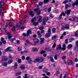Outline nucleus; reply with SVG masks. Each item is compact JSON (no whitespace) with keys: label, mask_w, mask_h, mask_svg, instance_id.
Here are the masks:
<instances>
[{"label":"nucleus","mask_w":78,"mask_h":78,"mask_svg":"<svg viewBox=\"0 0 78 78\" xmlns=\"http://www.w3.org/2000/svg\"><path fill=\"white\" fill-rule=\"evenodd\" d=\"M43 61H44V58L43 57H38L34 60L33 62L36 63L37 62H42Z\"/></svg>","instance_id":"1"},{"label":"nucleus","mask_w":78,"mask_h":78,"mask_svg":"<svg viewBox=\"0 0 78 78\" xmlns=\"http://www.w3.org/2000/svg\"><path fill=\"white\" fill-rule=\"evenodd\" d=\"M7 34L8 35V38L9 40H10L11 42H12V41H14L15 40H16V38H13L12 39L11 37H12V35L11 34H9V33H7Z\"/></svg>","instance_id":"2"},{"label":"nucleus","mask_w":78,"mask_h":78,"mask_svg":"<svg viewBox=\"0 0 78 78\" xmlns=\"http://www.w3.org/2000/svg\"><path fill=\"white\" fill-rule=\"evenodd\" d=\"M36 17H34L33 19L31 20V22L33 23V25L34 26H36V25H38V23H34L36 21Z\"/></svg>","instance_id":"3"},{"label":"nucleus","mask_w":78,"mask_h":78,"mask_svg":"<svg viewBox=\"0 0 78 78\" xmlns=\"http://www.w3.org/2000/svg\"><path fill=\"white\" fill-rule=\"evenodd\" d=\"M59 50H65V48H62L61 47V45L59 44L57 46L56 48V50L57 51H58L59 50Z\"/></svg>","instance_id":"4"},{"label":"nucleus","mask_w":78,"mask_h":78,"mask_svg":"<svg viewBox=\"0 0 78 78\" xmlns=\"http://www.w3.org/2000/svg\"><path fill=\"white\" fill-rule=\"evenodd\" d=\"M26 59L28 61V62L29 63V64H31L32 63H33V61H32L31 59V58H30L29 57H27L26 58Z\"/></svg>","instance_id":"5"},{"label":"nucleus","mask_w":78,"mask_h":78,"mask_svg":"<svg viewBox=\"0 0 78 78\" xmlns=\"http://www.w3.org/2000/svg\"><path fill=\"white\" fill-rule=\"evenodd\" d=\"M34 11L35 12L37 13L38 15H40V14H41V10H39L38 9H35Z\"/></svg>","instance_id":"6"},{"label":"nucleus","mask_w":78,"mask_h":78,"mask_svg":"<svg viewBox=\"0 0 78 78\" xmlns=\"http://www.w3.org/2000/svg\"><path fill=\"white\" fill-rule=\"evenodd\" d=\"M8 59V57L6 56H3L2 57V60L4 61H6Z\"/></svg>","instance_id":"7"},{"label":"nucleus","mask_w":78,"mask_h":78,"mask_svg":"<svg viewBox=\"0 0 78 78\" xmlns=\"http://www.w3.org/2000/svg\"><path fill=\"white\" fill-rule=\"evenodd\" d=\"M37 18L38 19V22L39 23H40V22H41V21H42V16L40 15H39L37 16Z\"/></svg>","instance_id":"8"},{"label":"nucleus","mask_w":78,"mask_h":78,"mask_svg":"<svg viewBox=\"0 0 78 78\" xmlns=\"http://www.w3.org/2000/svg\"><path fill=\"white\" fill-rule=\"evenodd\" d=\"M72 60L71 59H69L67 61V63L68 65H72Z\"/></svg>","instance_id":"9"},{"label":"nucleus","mask_w":78,"mask_h":78,"mask_svg":"<svg viewBox=\"0 0 78 78\" xmlns=\"http://www.w3.org/2000/svg\"><path fill=\"white\" fill-rule=\"evenodd\" d=\"M72 5L73 7H74L75 5L77 6V5H78V0H77L75 3H73Z\"/></svg>","instance_id":"10"},{"label":"nucleus","mask_w":78,"mask_h":78,"mask_svg":"<svg viewBox=\"0 0 78 78\" xmlns=\"http://www.w3.org/2000/svg\"><path fill=\"white\" fill-rule=\"evenodd\" d=\"M29 13L30 17H33L34 16V14L33 13V11H30V12H29Z\"/></svg>","instance_id":"11"},{"label":"nucleus","mask_w":78,"mask_h":78,"mask_svg":"<svg viewBox=\"0 0 78 78\" xmlns=\"http://www.w3.org/2000/svg\"><path fill=\"white\" fill-rule=\"evenodd\" d=\"M40 44H42L44 42V41L45 40V39L44 38H40Z\"/></svg>","instance_id":"12"},{"label":"nucleus","mask_w":78,"mask_h":78,"mask_svg":"<svg viewBox=\"0 0 78 78\" xmlns=\"http://www.w3.org/2000/svg\"><path fill=\"white\" fill-rule=\"evenodd\" d=\"M72 21L73 22H78V18H73L72 19Z\"/></svg>","instance_id":"13"},{"label":"nucleus","mask_w":78,"mask_h":78,"mask_svg":"<svg viewBox=\"0 0 78 78\" xmlns=\"http://www.w3.org/2000/svg\"><path fill=\"white\" fill-rule=\"evenodd\" d=\"M21 23L20 22H17L16 24V27H20L21 25Z\"/></svg>","instance_id":"14"},{"label":"nucleus","mask_w":78,"mask_h":78,"mask_svg":"<svg viewBox=\"0 0 78 78\" xmlns=\"http://www.w3.org/2000/svg\"><path fill=\"white\" fill-rule=\"evenodd\" d=\"M5 51L7 52V51H11L12 50L11 49L10 47L7 48L5 50Z\"/></svg>","instance_id":"15"},{"label":"nucleus","mask_w":78,"mask_h":78,"mask_svg":"<svg viewBox=\"0 0 78 78\" xmlns=\"http://www.w3.org/2000/svg\"><path fill=\"white\" fill-rule=\"evenodd\" d=\"M48 20V18L47 17H45L43 19V21L44 22H47Z\"/></svg>","instance_id":"16"},{"label":"nucleus","mask_w":78,"mask_h":78,"mask_svg":"<svg viewBox=\"0 0 78 78\" xmlns=\"http://www.w3.org/2000/svg\"><path fill=\"white\" fill-rule=\"evenodd\" d=\"M65 13L66 14H67V15H69L70 14V10H67L66 11H65Z\"/></svg>","instance_id":"17"},{"label":"nucleus","mask_w":78,"mask_h":78,"mask_svg":"<svg viewBox=\"0 0 78 78\" xmlns=\"http://www.w3.org/2000/svg\"><path fill=\"white\" fill-rule=\"evenodd\" d=\"M34 42L35 43H38L39 42V40L38 39L36 38L34 40Z\"/></svg>","instance_id":"18"},{"label":"nucleus","mask_w":78,"mask_h":78,"mask_svg":"<svg viewBox=\"0 0 78 78\" xmlns=\"http://www.w3.org/2000/svg\"><path fill=\"white\" fill-rule=\"evenodd\" d=\"M27 34L28 35H29V34H31V30H29L27 31Z\"/></svg>","instance_id":"19"},{"label":"nucleus","mask_w":78,"mask_h":78,"mask_svg":"<svg viewBox=\"0 0 78 78\" xmlns=\"http://www.w3.org/2000/svg\"><path fill=\"white\" fill-rule=\"evenodd\" d=\"M20 68L22 70H24L25 69V65H22L20 66Z\"/></svg>","instance_id":"20"},{"label":"nucleus","mask_w":78,"mask_h":78,"mask_svg":"<svg viewBox=\"0 0 78 78\" xmlns=\"http://www.w3.org/2000/svg\"><path fill=\"white\" fill-rule=\"evenodd\" d=\"M54 59L55 60H57L58 59V54H55L54 55Z\"/></svg>","instance_id":"21"},{"label":"nucleus","mask_w":78,"mask_h":78,"mask_svg":"<svg viewBox=\"0 0 78 78\" xmlns=\"http://www.w3.org/2000/svg\"><path fill=\"white\" fill-rule=\"evenodd\" d=\"M2 66H4V67H6L8 66L7 62H5L2 64Z\"/></svg>","instance_id":"22"},{"label":"nucleus","mask_w":78,"mask_h":78,"mask_svg":"<svg viewBox=\"0 0 78 78\" xmlns=\"http://www.w3.org/2000/svg\"><path fill=\"white\" fill-rule=\"evenodd\" d=\"M72 44H69L68 45V48H69V49H70L72 47Z\"/></svg>","instance_id":"23"},{"label":"nucleus","mask_w":78,"mask_h":78,"mask_svg":"<svg viewBox=\"0 0 78 78\" xmlns=\"http://www.w3.org/2000/svg\"><path fill=\"white\" fill-rule=\"evenodd\" d=\"M65 27L67 30H69V25L68 24L66 25Z\"/></svg>","instance_id":"24"},{"label":"nucleus","mask_w":78,"mask_h":78,"mask_svg":"<svg viewBox=\"0 0 78 78\" xmlns=\"http://www.w3.org/2000/svg\"><path fill=\"white\" fill-rule=\"evenodd\" d=\"M50 33H46V35H45V36L46 37H49L50 36Z\"/></svg>","instance_id":"25"},{"label":"nucleus","mask_w":78,"mask_h":78,"mask_svg":"<svg viewBox=\"0 0 78 78\" xmlns=\"http://www.w3.org/2000/svg\"><path fill=\"white\" fill-rule=\"evenodd\" d=\"M46 51H51V49L50 47L47 48L46 49Z\"/></svg>","instance_id":"26"},{"label":"nucleus","mask_w":78,"mask_h":78,"mask_svg":"<svg viewBox=\"0 0 78 78\" xmlns=\"http://www.w3.org/2000/svg\"><path fill=\"white\" fill-rule=\"evenodd\" d=\"M50 59L51 62H55V60H54V59H53V57H50Z\"/></svg>","instance_id":"27"},{"label":"nucleus","mask_w":78,"mask_h":78,"mask_svg":"<svg viewBox=\"0 0 78 78\" xmlns=\"http://www.w3.org/2000/svg\"><path fill=\"white\" fill-rule=\"evenodd\" d=\"M48 69L44 68L43 70V71L44 73H47V72H48Z\"/></svg>","instance_id":"28"},{"label":"nucleus","mask_w":78,"mask_h":78,"mask_svg":"<svg viewBox=\"0 0 78 78\" xmlns=\"http://www.w3.org/2000/svg\"><path fill=\"white\" fill-rule=\"evenodd\" d=\"M2 29H4V30H5L6 29V26L5 25V24H4L2 25Z\"/></svg>","instance_id":"29"},{"label":"nucleus","mask_w":78,"mask_h":78,"mask_svg":"<svg viewBox=\"0 0 78 78\" xmlns=\"http://www.w3.org/2000/svg\"><path fill=\"white\" fill-rule=\"evenodd\" d=\"M13 25H14V23L13 22L9 23L8 24V25L9 26V27H11V26H13Z\"/></svg>","instance_id":"30"},{"label":"nucleus","mask_w":78,"mask_h":78,"mask_svg":"<svg viewBox=\"0 0 78 78\" xmlns=\"http://www.w3.org/2000/svg\"><path fill=\"white\" fill-rule=\"evenodd\" d=\"M21 72H19L17 73H16L15 74V75L16 76H18V75H21Z\"/></svg>","instance_id":"31"},{"label":"nucleus","mask_w":78,"mask_h":78,"mask_svg":"<svg viewBox=\"0 0 78 78\" xmlns=\"http://www.w3.org/2000/svg\"><path fill=\"white\" fill-rule=\"evenodd\" d=\"M25 19H23L21 21V24L22 25H23V24H24V23H25Z\"/></svg>","instance_id":"32"},{"label":"nucleus","mask_w":78,"mask_h":78,"mask_svg":"<svg viewBox=\"0 0 78 78\" xmlns=\"http://www.w3.org/2000/svg\"><path fill=\"white\" fill-rule=\"evenodd\" d=\"M75 36L76 37H78V31H76L75 33Z\"/></svg>","instance_id":"33"},{"label":"nucleus","mask_w":78,"mask_h":78,"mask_svg":"<svg viewBox=\"0 0 78 78\" xmlns=\"http://www.w3.org/2000/svg\"><path fill=\"white\" fill-rule=\"evenodd\" d=\"M68 2H69V0H66L63 2V3L64 4H66V3H68Z\"/></svg>","instance_id":"34"},{"label":"nucleus","mask_w":78,"mask_h":78,"mask_svg":"<svg viewBox=\"0 0 78 78\" xmlns=\"http://www.w3.org/2000/svg\"><path fill=\"white\" fill-rule=\"evenodd\" d=\"M22 35L23 36H25V37H26V36H28V34L27 33V34L23 33V34Z\"/></svg>","instance_id":"35"},{"label":"nucleus","mask_w":78,"mask_h":78,"mask_svg":"<svg viewBox=\"0 0 78 78\" xmlns=\"http://www.w3.org/2000/svg\"><path fill=\"white\" fill-rule=\"evenodd\" d=\"M56 31V29L55 28H53V29H52V32L53 33H55Z\"/></svg>","instance_id":"36"},{"label":"nucleus","mask_w":78,"mask_h":78,"mask_svg":"<svg viewBox=\"0 0 78 78\" xmlns=\"http://www.w3.org/2000/svg\"><path fill=\"white\" fill-rule=\"evenodd\" d=\"M39 29L40 30H42L44 29V27H40L39 28Z\"/></svg>","instance_id":"37"},{"label":"nucleus","mask_w":78,"mask_h":78,"mask_svg":"<svg viewBox=\"0 0 78 78\" xmlns=\"http://www.w3.org/2000/svg\"><path fill=\"white\" fill-rule=\"evenodd\" d=\"M33 51H38V50H37V48H34L33 49Z\"/></svg>","instance_id":"38"},{"label":"nucleus","mask_w":78,"mask_h":78,"mask_svg":"<svg viewBox=\"0 0 78 78\" xmlns=\"http://www.w3.org/2000/svg\"><path fill=\"white\" fill-rule=\"evenodd\" d=\"M45 53V51H43V50H42V51H41V52H40V54H43V53Z\"/></svg>","instance_id":"39"},{"label":"nucleus","mask_w":78,"mask_h":78,"mask_svg":"<svg viewBox=\"0 0 78 78\" xmlns=\"http://www.w3.org/2000/svg\"><path fill=\"white\" fill-rule=\"evenodd\" d=\"M44 3H47L49 2V0H44Z\"/></svg>","instance_id":"40"},{"label":"nucleus","mask_w":78,"mask_h":78,"mask_svg":"<svg viewBox=\"0 0 78 78\" xmlns=\"http://www.w3.org/2000/svg\"><path fill=\"white\" fill-rule=\"evenodd\" d=\"M5 4V3L3 2H1L0 3L1 6H3Z\"/></svg>","instance_id":"41"},{"label":"nucleus","mask_w":78,"mask_h":78,"mask_svg":"<svg viewBox=\"0 0 78 78\" xmlns=\"http://www.w3.org/2000/svg\"><path fill=\"white\" fill-rule=\"evenodd\" d=\"M74 40V38H71L69 39V42H72Z\"/></svg>","instance_id":"42"},{"label":"nucleus","mask_w":78,"mask_h":78,"mask_svg":"<svg viewBox=\"0 0 78 78\" xmlns=\"http://www.w3.org/2000/svg\"><path fill=\"white\" fill-rule=\"evenodd\" d=\"M12 31H16V27H14L12 29Z\"/></svg>","instance_id":"43"},{"label":"nucleus","mask_w":78,"mask_h":78,"mask_svg":"<svg viewBox=\"0 0 78 78\" xmlns=\"http://www.w3.org/2000/svg\"><path fill=\"white\" fill-rule=\"evenodd\" d=\"M51 28H49L48 29V33L51 34Z\"/></svg>","instance_id":"44"},{"label":"nucleus","mask_w":78,"mask_h":78,"mask_svg":"<svg viewBox=\"0 0 78 78\" xmlns=\"http://www.w3.org/2000/svg\"><path fill=\"white\" fill-rule=\"evenodd\" d=\"M57 36H56L54 35L52 37V39H56Z\"/></svg>","instance_id":"45"},{"label":"nucleus","mask_w":78,"mask_h":78,"mask_svg":"<svg viewBox=\"0 0 78 78\" xmlns=\"http://www.w3.org/2000/svg\"><path fill=\"white\" fill-rule=\"evenodd\" d=\"M69 5L68 4H66L65 5V8H66V9H67V8H69Z\"/></svg>","instance_id":"46"},{"label":"nucleus","mask_w":78,"mask_h":78,"mask_svg":"<svg viewBox=\"0 0 78 78\" xmlns=\"http://www.w3.org/2000/svg\"><path fill=\"white\" fill-rule=\"evenodd\" d=\"M43 5V2H40L38 3L39 6H41V5Z\"/></svg>","instance_id":"47"},{"label":"nucleus","mask_w":78,"mask_h":78,"mask_svg":"<svg viewBox=\"0 0 78 78\" xmlns=\"http://www.w3.org/2000/svg\"><path fill=\"white\" fill-rule=\"evenodd\" d=\"M17 50L18 51H22V48L20 47H18L17 48Z\"/></svg>","instance_id":"48"},{"label":"nucleus","mask_w":78,"mask_h":78,"mask_svg":"<svg viewBox=\"0 0 78 78\" xmlns=\"http://www.w3.org/2000/svg\"><path fill=\"white\" fill-rule=\"evenodd\" d=\"M12 62H13L12 60H10L9 62H7V63H8V64H11V63H12Z\"/></svg>","instance_id":"49"},{"label":"nucleus","mask_w":78,"mask_h":78,"mask_svg":"<svg viewBox=\"0 0 78 78\" xmlns=\"http://www.w3.org/2000/svg\"><path fill=\"white\" fill-rule=\"evenodd\" d=\"M62 14H61L60 16H59V18L60 19H62Z\"/></svg>","instance_id":"50"},{"label":"nucleus","mask_w":78,"mask_h":78,"mask_svg":"<svg viewBox=\"0 0 78 78\" xmlns=\"http://www.w3.org/2000/svg\"><path fill=\"white\" fill-rule=\"evenodd\" d=\"M78 48V46H76L74 48V51H76V50L77 49V48Z\"/></svg>","instance_id":"51"},{"label":"nucleus","mask_w":78,"mask_h":78,"mask_svg":"<svg viewBox=\"0 0 78 78\" xmlns=\"http://www.w3.org/2000/svg\"><path fill=\"white\" fill-rule=\"evenodd\" d=\"M29 52H30V51H28L27 50L24 51H23V53H29Z\"/></svg>","instance_id":"52"},{"label":"nucleus","mask_w":78,"mask_h":78,"mask_svg":"<svg viewBox=\"0 0 78 78\" xmlns=\"http://www.w3.org/2000/svg\"><path fill=\"white\" fill-rule=\"evenodd\" d=\"M56 44L55 43H54L52 46V48H55V47H56Z\"/></svg>","instance_id":"53"},{"label":"nucleus","mask_w":78,"mask_h":78,"mask_svg":"<svg viewBox=\"0 0 78 78\" xmlns=\"http://www.w3.org/2000/svg\"><path fill=\"white\" fill-rule=\"evenodd\" d=\"M65 44H67L68 43V39H66L65 40Z\"/></svg>","instance_id":"54"},{"label":"nucleus","mask_w":78,"mask_h":78,"mask_svg":"<svg viewBox=\"0 0 78 78\" xmlns=\"http://www.w3.org/2000/svg\"><path fill=\"white\" fill-rule=\"evenodd\" d=\"M16 44H20V41L19 40H16Z\"/></svg>","instance_id":"55"},{"label":"nucleus","mask_w":78,"mask_h":78,"mask_svg":"<svg viewBox=\"0 0 78 78\" xmlns=\"http://www.w3.org/2000/svg\"><path fill=\"white\" fill-rule=\"evenodd\" d=\"M3 9H4V8H3L2 7H0V11H2V10H3Z\"/></svg>","instance_id":"56"},{"label":"nucleus","mask_w":78,"mask_h":78,"mask_svg":"<svg viewBox=\"0 0 78 78\" xmlns=\"http://www.w3.org/2000/svg\"><path fill=\"white\" fill-rule=\"evenodd\" d=\"M28 74H25L24 75L25 77L24 78H28V77L27 76Z\"/></svg>","instance_id":"57"},{"label":"nucleus","mask_w":78,"mask_h":78,"mask_svg":"<svg viewBox=\"0 0 78 78\" xmlns=\"http://www.w3.org/2000/svg\"><path fill=\"white\" fill-rule=\"evenodd\" d=\"M50 16L52 18H53V17H54V15L52 14H51L50 15Z\"/></svg>","instance_id":"58"},{"label":"nucleus","mask_w":78,"mask_h":78,"mask_svg":"<svg viewBox=\"0 0 78 78\" xmlns=\"http://www.w3.org/2000/svg\"><path fill=\"white\" fill-rule=\"evenodd\" d=\"M22 59L24 60L25 59V56H22Z\"/></svg>","instance_id":"59"},{"label":"nucleus","mask_w":78,"mask_h":78,"mask_svg":"<svg viewBox=\"0 0 78 78\" xmlns=\"http://www.w3.org/2000/svg\"><path fill=\"white\" fill-rule=\"evenodd\" d=\"M48 12L51 11V7H50L48 9Z\"/></svg>","instance_id":"60"},{"label":"nucleus","mask_w":78,"mask_h":78,"mask_svg":"<svg viewBox=\"0 0 78 78\" xmlns=\"http://www.w3.org/2000/svg\"><path fill=\"white\" fill-rule=\"evenodd\" d=\"M62 46L63 47V48H65V50H66V44H63L62 45Z\"/></svg>","instance_id":"61"},{"label":"nucleus","mask_w":78,"mask_h":78,"mask_svg":"<svg viewBox=\"0 0 78 78\" xmlns=\"http://www.w3.org/2000/svg\"><path fill=\"white\" fill-rule=\"evenodd\" d=\"M2 43L3 44H5L6 43V41L5 40H4V41H2Z\"/></svg>","instance_id":"62"},{"label":"nucleus","mask_w":78,"mask_h":78,"mask_svg":"<svg viewBox=\"0 0 78 78\" xmlns=\"http://www.w3.org/2000/svg\"><path fill=\"white\" fill-rule=\"evenodd\" d=\"M42 67H43L42 66H40L39 67V69H42Z\"/></svg>","instance_id":"63"},{"label":"nucleus","mask_w":78,"mask_h":78,"mask_svg":"<svg viewBox=\"0 0 78 78\" xmlns=\"http://www.w3.org/2000/svg\"><path fill=\"white\" fill-rule=\"evenodd\" d=\"M37 34L38 35L41 34V33H40V31L39 30H38L37 31Z\"/></svg>","instance_id":"64"}]
</instances>
